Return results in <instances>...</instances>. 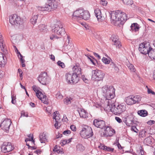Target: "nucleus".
Returning a JSON list of instances; mask_svg holds the SVG:
<instances>
[{"label":"nucleus","instance_id":"obj_1","mask_svg":"<svg viewBox=\"0 0 155 155\" xmlns=\"http://www.w3.org/2000/svg\"><path fill=\"white\" fill-rule=\"evenodd\" d=\"M110 16L111 23L115 25H123L127 20L126 14L120 10L112 12Z\"/></svg>","mask_w":155,"mask_h":155},{"label":"nucleus","instance_id":"obj_2","mask_svg":"<svg viewBox=\"0 0 155 155\" xmlns=\"http://www.w3.org/2000/svg\"><path fill=\"white\" fill-rule=\"evenodd\" d=\"M115 89L112 86L105 85L102 88L103 95L108 100L107 105H110L111 99L114 98L115 94Z\"/></svg>","mask_w":155,"mask_h":155},{"label":"nucleus","instance_id":"obj_3","mask_svg":"<svg viewBox=\"0 0 155 155\" xmlns=\"http://www.w3.org/2000/svg\"><path fill=\"white\" fill-rule=\"evenodd\" d=\"M109 106L110 110L115 115H119L124 112L126 110V105L124 104H118L115 105L114 103L110 102Z\"/></svg>","mask_w":155,"mask_h":155},{"label":"nucleus","instance_id":"obj_4","mask_svg":"<svg viewBox=\"0 0 155 155\" xmlns=\"http://www.w3.org/2000/svg\"><path fill=\"white\" fill-rule=\"evenodd\" d=\"M51 27L52 32L58 35L62 36L65 33L62 23L60 21L57 22L54 25H52Z\"/></svg>","mask_w":155,"mask_h":155},{"label":"nucleus","instance_id":"obj_5","mask_svg":"<svg viewBox=\"0 0 155 155\" xmlns=\"http://www.w3.org/2000/svg\"><path fill=\"white\" fill-rule=\"evenodd\" d=\"M65 78L66 82L68 84H76L79 80L78 76L73 73H66L65 75Z\"/></svg>","mask_w":155,"mask_h":155},{"label":"nucleus","instance_id":"obj_6","mask_svg":"<svg viewBox=\"0 0 155 155\" xmlns=\"http://www.w3.org/2000/svg\"><path fill=\"white\" fill-rule=\"evenodd\" d=\"M57 7L56 5L54 4V2L48 1L46 3L44 6H38V9L40 11L50 12L53 11Z\"/></svg>","mask_w":155,"mask_h":155},{"label":"nucleus","instance_id":"obj_7","mask_svg":"<svg viewBox=\"0 0 155 155\" xmlns=\"http://www.w3.org/2000/svg\"><path fill=\"white\" fill-rule=\"evenodd\" d=\"M80 134L81 137L84 138H87L91 137L93 133L91 128L87 126L82 127L80 131Z\"/></svg>","mask_w":155,"mask_h":155},{"label":"nucleus","instance_id":"obj_8","mask_svg":"<svg viewBox=\"0 0 155 155\" xmlns=\"http://www.w3.org/2000/svg\"><path fill=\"white\" fill-rule=\"evenodd\" d=\"M9 22L12 25H21L23 23V20L17 15L14 14L9 17Z\"/></svg>","mask_w":155,"mask_h":155},{"label":"nucleus","instance_id":"obj_9","mask_svg":"<svg viewBox=\"0 0 155 155\" xmlns=\"http://www.w3.org/2000/svg\"><path fill=\"white\" fill-rule=\"evenodd\" d=\"M150 49H152L150 44L149 43H142L139 45L138 49L140 52L143 54H148Z\"/></svg>","mask_w":155,"mask_h":155},{"label":"nucleus","instance_id":"obj_10","mask_svg":"<svg viewBox=\"0 0 155 155\" xmlns=\"http://www.w3.org/2000/svg\"><path fill=\"white\" fill-rule=\"evenodd\" d=\"M104 75V73L99 70H93L92 72V78L97 79L98 81L103 80Z\"/></svg>","mask_w":155,"mask_h":155},{"label":"nucleus","instance_id":"obj_11","mask_svg":"<svg viewBox=\"0 0 155 155\" xmlns=\"http://www.w3.org/2000/svg\"><path fill=\"white\" fill-rule=\"evenodd\" d=\"M38 80L43 85H46L50 81V78L45 72L41 73L38 76Z\"/></svg>","mask_w":155,"mask_h":155},{"label":"nucleus","instance_id":"obj_12","mask_svg":"<svg viewBox=\"0 0 155 155\" xmlns=\"http://www.w3.org/2000/svg\"><path fill=\"white\" fill-rule=\"evenodd\" d=\"M14 149V147L10 142H4L1 147L2 150L4 153L9 152L12 151Z\"/></svg>","mask_w":155,"mask_h":155},{"label":"nucleus","instance_id":"obj_13","mask_svg":"<svg viewBox=\"0 0 155 155\" xmlns=\"http://www.w3.org/2000/svg\"><path fill=\"white\" fill-rule=\"evenodd\" d=\"M105 127L106 129L101 134V136L104 137L112 136L113 135L114 131V130L108 126H105Z\"/></svg>","mask_w":155,"mask_h":155},{"label":"nucleus","instance_id":"obj_14","mask_svg":"<svg viewBox=\"0 0 155 155\" xmlns=\"http://www.w3.org/2000/svg\"><path fill=\"white\" fill-rule=\"evenodd\" d=\"M93 124L96 127L103 129L105 127V122L100 119H95L94 120Z\"/></svg>","mask_w":155,"mask_h":155},{"label":"nucleus","instance_id":"obj_15","mask_svg":"<svg viewBox=\"0 0 155 155\" xmlns=\"http://www.w3.org/2000/svg\"><path fill=\"white\" fill-rule=\"evenodd\" d=\"M82 12H83V10L79 9L75 11L73 15L72 19L73 20L78 21L81 19Z\"/></svg>","mask_w":155,"mask_h":155},{"label":"nucleus","instance_id":"obj_16","mask_svg":"<svg viewBox=\"0 0 155 155\" xmlns=\"http://www.w3.org/2000/svg\"><path fill=\"white\" fill-rule=\"evenodd\" d=\"M11 124V121L10 119H7L4 120L1 124L0 127L4 130L6 132L8 131Z\"/></svg>","mask_w":155,"mask_h":155},{"label":"nucleus","instance_id":"obj_17","mask_svg":"<svg viewBox=\"0 0 155 155\" xmlns=\"http://www.w3.org/2000/svg\"><path fill=\"white\" fill-rule=\"evenodd\" d=\"M94 13L95 15L99 22H102L105 19V17L102 14L101 10L97 8L95 9Z\"/></svg>","mask_w":155,"mask_h":155},{"label":"nucleus","instance_id":"obj_18","mask_svg":"<svg viewBox=\"0 0 155 155\" xmlns=\"http://www.w3.org/2000/svg\"><path fill=\"white\" fill-rule=\"evenodd\" d=\"M58 111H56L54 112V115L53 119H55L56 123L55 124L54 126L55 128L58 129V126L60 127L61 125V118L59 117L60 115L58 113Z\"/></svg>","mask_w":155,"mask_h":155},{"label":"nucleus","instance_id":"obj_19","mask_svg":"<svg viewBox=\"0 0 155 155\" xmlns=\"http://www.w3.org/2000/svg\"><path fill=\"white\" fill-rule=\"evenodd\" d=\"M112 41L114 43V45L118 48H120L121 46V43L119 40L118 36L115 35H113L110 38Z\"/></svg>","mask_w":155,"mask_h":155},{"label":"nucleus","instance_id":"obj_20","mask_svg":"<svg viewBox=\"0 0 155 155\" xmlns=\"http://www.w3.org/2000/svg\"><path fill=\"white\" fill-rule=\"evenodd\" d=\"M125 123L128 126H132L133 123H134L133 116L132 115H130L127 116L126 118Z\"/></svg>","mask_w":155,"mask_h":155},{"label":"nucleus","instance_id":"obj_21","mask_svg":"<svg viewBox=\"0 0 155 155\" xmlns=\"http://www.w3.org/2000/svg\"><path fill=\"white\" fill-rule=\"evenodd\" d=\"M80 117L83 118H86L88 117V113L87 111L84 109L80 108L77 110Z\"/></svg>","mask_w":155,"mask_h":155},{"label":"nucleus","instance_id":"obj_22","mask_svg":"<svg viewBox=\"0 0 155 155\" xmlns=\"http://www.w3.org/2000/svg\"><path fill=\"white\" fill-rule=\"evenodd\" d=\"M68 38L67 40H66L65 44L64 49L66 51H71L73 48L72 45L71 43L70 42V39L69 37H67Z\"/></svg>","mask_w":155,"mask_h":155},{"label":"nucleus","instance_id":"obj_23","mask_svg":"<svg viewBox=\"0 0 155 155\" xmlns=\"http://www.w3.org/2000/svg\"><path fill=\"white\" fill-rule=\"evenodd\" d=\"M72 70L73 72V74H76L77 76L81 74V69L79 64H77L74 66L72 68Z\"/></svg>","mask_w":155,"mask_h":155},{"label":"nucleus","instance_id":"obj_24","mask_svg":"<svg viewBox=\"0 0 155 155\" xmlns=\"http://www.w3.org/2000/svg\"><path fill=\"white\" fill-rule=\"evenodd\" d=\"M81 19H84V20H87L90 18V15L88 11L83 10V12H82L81 16Z\"/></svg>","mask_w":155,"mask_h":155},{"label":"nucleus","instance_id":"obj_25","mask_svg":"<svg viewBox=\"0 0 155 155\" xmlns=\"http://www.w3.org/2000/svg\"><path fill=\"white\" fill-rule=\"evenodd\" d=\"M40 97H37L38 98L41 100L42 102L45 104H48V100L47 96L45 95H44L42 93H40Z\"/></svg>","mask_w":155,"mask_h":155},{"label":"nucleus","instance_id":"obj_26","mask_svg":"<svg viewBox=\"0 0 155 155\" xmlns=\"http://www.w3.org/2000/svg\"><path fill=\"white\" fill-rule=\"evenodd\" d=\"M130 28V31L136 32L139 31L140 27L139 25L137 23H133L132 24Z\"/></svg>","mask_w":155,"mask_h":155},{"label":"nucleus","instance_id":"obj_27","mask_svg":"<svg viewBox=\"0 0 155 155\" xmlns=\"http://www.w3.org/2000/svg\"><path fill=\"white\" fill-rule=\"evenodd\" d=\"M38 27L41 32L43 33H46L48 31L47 26L45 25L44 24H40L39 25Z\"/></svg>","mask_w":155,"mask_h":155},{"label":"nucleus","instance_id":"obj_28","mask_svg":"<svg viewBox=\"0 0 155 155\" xmlns=\"http://www.w3.org/2000/svg\"><path fill=\"white\" fill-rule=\"evenodd\" d=\"M99 147L101 149L109 152L113 151L114 150V148H110V147H107L101 144V146H99Z\"/></svg>","mask_w":155,"mask_h":155},{"label":"nucleus","instance_id":"obj_29","mask_svg":"<svg viewBox=\"0 0 155 155\" xmlns=\"http://www.w3.org/2000/svg\"><path fill=\"white\" fill-rule=\"evenodd\" d=\"M40 140L41 143H45L47 140L46 135L44 132L41 133L39 135Z\"/></svg>","mask_w":155,"mask_h":155},{"label":"nucleus","instance_id":"obj_30","mask_svg":"<svg viewBox=\"0 0 155 155\" xmlns=\"http://www.w3.org/2000/svg\"><path fill=\"white\" fill-rule=\"evenodd\" d=\"M153 140L151 136H149L146 138L144 140V143L147 145H151Z\"/></svg>","mask_w":155,"mask_h":155},{"label":"nucleus","instance_id":"obj_31","mask_svg":"<svg viewBox=\"0 0 155 155\" xmlns=\"http://www.w3.org/2000/svg\"><path fill=\"white\" fill-rule=\"evenodd\" d=\"M148 54L151 59H155V50L150 49Z\"/></svg>","mask_w":155,"mask_h":155},{"label":"nucleus","instance_id":"obj_32","mask_svg":"<svg viewBox=\"0 0 155 155\" xmlns=\"http://www.w3.org/2000/svg\"><path fill=\"white\" fill-rule=\"evenodd\" d=\"M126 102L128 105H132L134 104L132 96H130L127 97L126 99Z\"/></svg>","mask_w":155,"mask_h":155},{"label":"nucleus","instance_id":"obj_33","mask_svg":"<svg viewBox=\"0 0 155 155\" xmlns=\"http://www.w3.org/2000/svg\"><path fill=\"white\" fill-rule=\"evenodd\" d=\"M85 147L82 144H78L76 146V150L78 152H82L85 149Z\"/></svg>","mask_w":155,"mask_h":155},{"label":"nucleus","instance_id":"obj_34","mask_svg":"<svg viewBox=\"0 0 155 155\" xmlns=\"http://www.w3.org/2000/svg\"><path fill=\"white\" fill-rule=\"evenodd\" d=\"M138 115L144 117L147 115V112L145 110H139L137 112Z\"/></svg>","mask_w":155,"mask_h":155},{"label":"nucleus","instance_id":"obj_35","mask_svg":"<svg viewBox=\"0 0 155 155\" xmlns=\"http://www.w3.org/2000/svg\"><path fill=\"white\" fill-rule=\"evenodd\" d=\"M136 154L137 155H143L144 154V152L142 147L139 146V147L137 148Z\"/></svg>","mask_w":155,"mask_h":155},{"label":"nucleus","instance_id":"obj_36","mask_svg":"<svg viewBox=\"0 0 155 155\" xmlns=\"http://www.w3.org/2000/svg\"><path fill=\"white\" fill-rule=\"evenodd\" d=\"M132 98L134 104L138 103L140 101L141 99V97L139 95L135 96H132Z\"/></svg>","mask_w":155,"mask_h":155},{"label":"nucleus","instance_id":"obj_37","mask_svg":"<svg viewBox=\"0 0 155 155\" xmlns=\"http://www.w3.org/2000/svg\"><path fill=\"white\" fill-rule=\"evenodd\" d=\"M33 90L36 92V95L37 97H40V93H42L38 90V87L35 85H34L32 87Z\"/></svg>","mask_w":155,"mask_h":155},{"label":"nucleus","instance_id":"obj_38","mask_svg":"<svg viewBox=\"0 0 155 155\" xmlns=\"http://www.w3.org/2000/svg\"><path fill=\"white\" fill-rule=\"evenodd\" d=\"M0 46L1 50L5 54L7 53V50L6 49V46L3 43H0Z\"/></svg>","mask_w":155,"mask_h":155},{"label":"nucleus","instance_id":"obj_39","mask_svg":"<svg viewBox=\"0 0 155 155\" xmlns=\"http://www.w3.org/2000/svg\"><path fill=\"white\" fill-rule=\"evenodd\" d=\"M5 59L3 54L0 52V67L2 66L5 64Z\"/></svg>","mask_w":155,"mask_h":155},{"label":"nucleus","instance_id":"obj_40","mask_svg":"<svg viewBox=\"0 0 155 155\" xmlns=\"http://www.w3.org/2000/svg\"><path fill=\"white\" fill-rule=\"evenodd\" d=\"M38 18V15H34L30 20V22L33 25H35Z\"/></svg>","mask_w":155,"mask_h":155},{"label":"nucleus","instance_id":"obj_41","mask_svg":"<svg viewBox=\"0 0 155 155\" xmlns=\"http://www.w3.org/2000/svg\"><path fill=\"white\" fill-rule=\"evenodd\" d=\"M72 99L71 97H67L64 100V103L65 104H68L71 103V101Z\"/></svg>","mask_w":155,"mask_h":155},{"label":"nucleus","instance_id":"obj_42","mask_svg":"<svg viewBox=\"0 0 155 155\" xmlns=\"http://www.w3.org/2000/svg\"><path fill=\"white\" fill-rule=\"evenodd\" d=\"M59 147L57 145H55L54 147V148L53 149V151L54 152H57L58 153H62V151L61 150H60L58 149V147Z\"/></svg>","mask_w":155,"mask_h":155},{"label":"nucleus","instance_id":"obj_43","mask_svg":"<svg viewBox=\"0 0 155 155\" xmlns=\"http://www.w3.org/2000/svg\"><path fill=\"white\" fill-rule=\"evenodd\" d=\"M129 69L132 72H134L135 71V69L134 66L133 64H129L127 65Z\"/></svg>","mask_w":155,"mask_h":155},{"label":"nucleus","instance_id":"obj_44","mask_svg":"<svg viewBox=\"0 0 155 155\" xmlns=\"http://www.w3.org/2000/svg\"><path fill=\"white\" fill-rule=\"evenodd\" d=\"M56 97L58 99H61L63 98V96L59 92H58L56 95Z\"/></svg>","mask_w":155,"mask_h":155},{"label":"nucleus","instance_id":"obj_45","mask_svg":"<svg viewBox=\"0 0 155 155\" xmlns=\"http://www.w3.org/2000/svg\"><path fill=\"white\" fill-rule=\"evenodd\" d=\"M57 64L58 66L61 67L62 68H64L65 67L64 63L60 61H58L57 62Z\"/></svg>","mask_w":155,"mask_h":155},{"label":"nucleus","instance_id":"obj_46","mask_svg":"<svg viewBox=\"0 0 155 155\" xmlns=\"http://www.w3.org/2000/svg\"><path fill=\"white\" fill-rule=\"evenodd\" d=\"M102 60V61L105 64H109L110 63V60L106 58L103 57Z\"/></svg>","mask_w":155,"mask_h":155},{"label":"nucleus","instance_id":"obj_47","mask_svg":"<svg viewBox=\"0 0 155 155\" xmlns=\"http://www.w3.org/2000/svg\"><path fill=\"white\" fill-rule=\"evenodd\" d=\"M59 38L60 37H59L53 34L51 35L50 37V39L53 40H55L56 39H57Z\"/></svg>","mask_w":155,"mask_h":155},{"label":"nucleus","instance_id":"obj_48","mask_svg":"<svg viewBox=\"0 0 155 155\" xmlns=\"http://www.w3.org/2000/svg\"><path fill=\"white\" fill-rule=\"evenodd\" d=\"M18 73L19 74L20 79L22 80V74L23 73L21 70L20 69H18Z\"/></svg>","mask_w":155,"mask_h":155},{"label":"nucleus","instance_id":"obj_49","mask_svg":"<svg viewBox=\"0 0 155 155\" xmlns=\"http://www.w3.org/2000/svg\"><path fill=\"white\" fill-rule=\"evenodd\" d=\"M107 3V2L106 0H101L100 1V4L103 6H106Z\"/></svg>","mask_w":155,"mask_h":155},{"label":"nucleus","instance_id":"obj_50","mask_svg":"<svg viewBox=\"0 0 155 155\" xmlns=\"http://www.w3.org/2000/svg\"><path fill=\"white\" fill-rule=\"evenodd\" d=\"M131 130L137 133H138V130L135 126H132L131 127Z\"/></svg>","mask_w":155,"mask_h":155},{"label":"nucleus","instance_id":"obj_51","mask_svg":"<svg viewBox=\"0 0 155 155\" xmlns=\"http://www.w3.org/2000/svg\"><path fill=\"white\" fill-rule=\"evenodd\" d=\"M81 78L82 80L86 83H88V80L85 77L84 75H83L81 76Z\"/></svg>","mask_w":155,"mask_h":155},{"label":"nucleus","instance_id":"obj_52","mask_svg":"<svg viewBox=\"0 0 155 155\" xmlns=\"http://www.w3.org/2000/svg\"><path fill=\"white\" fill-rule=\"evenodd\" d=\"M116 64L114 62H111L110 63V65L109 67L110 68H114V67L116 66Z\"/></svg>","mask_w":155,"mask_h":155},{"label":"nucleus","instance_id":"obj_53","mask_svg":"<svg viewBox=\"0 0 155 155\" xmlns=\"http://www.w3.org/2000/svg\"><path fill=\"white\" fill-rule=\"evenodd\" d=\"M147 93L149 94H151L153 95H155V92L153 91L151 89L149 88H148Z\"/></svg>","mask_w":155,"mask_h":155},{"label":"nucleus","instance_id":"obj_54","mask_svg":"<svg viewBox=\"0 0 155 155\" xmlns=\"http://www.w3.org/2000/svg\"><path fill=\"white\" fill-rule=\"evenodd\" d=\"M70 128L71 130L73 131H75L76 130V128L74 125H71L70 126Z\"/></svg>","mask_w":155,"mask_h":155},{"label":"nucleus","instance_id":"obj_55","mask_svg":"<svg viewBox=\"0 0 155 155\" xmlns=\"http://www.w3.org/2000/svg\"><path fill=\"white\" fill-rule=\"evenodd\" d=\"M71 134V131L69 130H66L64 131L63 132V134L64 135H67L68 134Z\"/></svg>","mask_w":155,"mask_h":155},{"label":"nucleus","instance_id":"obj_56","mask_svg":"<svg viewBox=\"0 0 155 155\" xmlns=\"http://www.w3.org/2000/svg\"><path fill=\"white\" fill-rule=\"evenodd\" d=\"M11 97L12 99L11 101L12 103L13 104H15L16 103V101L15 100V97H13V96H12Z\"/></svg>","mask_w":155,"mask_h":155},{"label":"nucleus","instance_id":"obj_57","mask_svg":"<svg viewBox=\"0 0 155 155\" xmlns=\"http://www.w3.org/2000/svg\"><path fill=\"white\" fill-rule=\"evenodd\" d=\"M115 119L116 121L119 123H121L122 122V120L118 117H115Z\"/></svg>","mask_w":155,"mask_h":155},{"label":"nucleus","instance_id":"obj_58","mask_svg":"<svg viewBox=\"0 0 155 155\" xmlns=\"http://www.w3.org/2000/svg\"><path fill=\"white\" fill-rule=\"evenodd\" d=\"M155 123V121L154 120H150L148 121L147 123L150 125H151L153 124H154Z\"/></svg>","mask_w":155,"mask_h":155},{"label":"nucleus","instance_id":"obj_59","mask_svg":"<svg viewBox=\"0 0 155 155\" xmlns=\"http://www.w3.org/2000/svg\"><path fill=\"white\" fill-rule=\"evenodd\" d=\"M23 57H21L20 58V61L22 64H25L24 62H25V60L23 58Z\"/></svg>","mask_w":155,"mask_h":155},{"label":"nucleus","instance_id":"obj_60","mask_svg":"<svg viewBox=\"0 0 155 155\" xmlns=\"http://www.w3.org/2000/svg\"><path fill=\"white\" fill-rule=\"evenodd\" d=\"M117 145L119 149H121L122 148V147L121 146L120 144L119 143V142H118Z\"/></svg>","mask_w":155,"mask_h":155},{"label":"nucleus","instance_id":"obj_61","mask_svg":"<svg viewBox=\"0 0 155 155\" xmlns=\"http://www.w3.org/2000/svg\"><path fill=\"white\" fill-rule=\"evenodd\" d=\"M94 54L95 57H97L98 59H101V57L99 55H98V54H97L96 53H95V52H94Z\"/></svg>","mask_w":155,"mask_h":155},{"label":"nucleus","instance_id":"obj_62","mask_svg":"<svg viewBox=\"0 0 155 155\" xmlns=\"http://www.w3.org/2000/svg\"><path fill=\"white\" fill-rule=\"evenodd\" d=\"M50 58L51 59L54 61L55 60V57L54 55L51 54L50 55Z\"/></svg>","mask_w":155,"mask_h":155},{"label":"nucleus","instance_id":"obj_63","mask_svg":"<svg viewBox=\"0 0 155 155\" xmlns=\"http://www.w3.org/2000/svg\"><path fill=\"white\" fill-rule=\"evenodd\" d=\"M114 69L115 72H118V71L119 69L117 65H116V66L114 67Z\"/></svg>","mask_w":155,"mask_h":155},{"label":"nucleus","instance_id":"obj_64","mask_svg":"<svg viewBox=\"0 0 155 155\" xmlns=\"http://www.w3.org/2000/svg\"><path fill=\"white\" fill-rule=\"evenodd\" d=\"M41 151L39 150H37L34 151V153L38 154L39 153H40Z\"/></svg>","mask_w":155,"mask_h":155}]
</instances>
